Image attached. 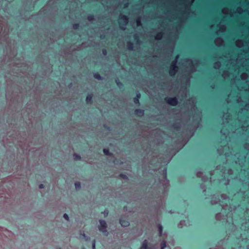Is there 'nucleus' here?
<instances>
[{
	"mask_svg": "<svg viewBox=\"0 0 249 249\" xmlns=\"http://www.w3.org/2000/svg\"><path fill=\"white\" fill-rule=\"evenodd\" d=\"M99 225H98V230L102 232L106 236H107L108 232L107 231V225L105 220L100 219L99 221Z\"/></svg>",
	"mask_w": 249,
	"mask_h": 249,
	"instance_id": "obj_1",
	"label": "nucleus"
},
{
	"mask_svg": "<svg viewBox=\"0 0 249 249\" xmlns=\"http://www.w3.org/2000/svg\"><path fill=\"white\" fill-rule=\"evenodd\" d=\"M128 22V18L126 16L121 15L119 18V25L121 29H125V26Z\"/></svg>",
	"mask_w": 249,
	"mask_h": 249,
	"instance_id": "obj_2",
	"label": "nucleus"
},
{
	"mask_svg": "<svg viewBox=\"0 0 249 249\" xmlns=\"http://www.w3.org/2000/svg\"><path fill=\"white\" fill-rule=\"evenodd\" d=\"M178 56H177L175 60L173 62L169 71V73L171 75H175L176 72L177 71L178 67L176 66Z\"/></svg>",
	"mask_w": 249,
	"mask_h": 249,
	"instance_id": "obj_3",
	"label": "nucleus"
},
{
	"mask_svg": "<svg viewBox=\"0 0 249 249\" xmlns=\"http://www.w3.org/2000/svg\"><path fill=\"white\" fill-rule=\"evenodd\" d=\"M166 102L171 106H175L177 104V99L176 97L167 98L166 99Z\"/></svg>",
	"mask_w": 249,
	"mask_h": 249,
	"instance_id": "obj_4",
	"label": "nucleus"
},
{
	"mask_svg": "<svg viewBox=\"0 0 249 249\" xmlns=\"http://www.w3.org/2000/svg\"><path fill=\"white\" fill-rule=\"evenodd\" d=\"M139 249H151V248L148 245V243L147 240H144L142 242Z\"/></svg>",
	"mask_w": 249,
	"mask_h": 249,
	"instance_id": "obj_5",
	"label": "nucleus"
},
{
	"mask_svg": "<svg viewBox=\"0 0 249 249\" xmlns=\"http://www.w3.org/2000/svg\"><path fill=\"white\" fill-rule=\"evenodd\" d=\"M223 43V40L221 38H217L215 40V44L217 46H220L222 45Z\"/></svg>",
	"mask_w": 249,
	"mask_h": 249,
	"instance_id": "obj_6",
	"label": "nucleus"
},
{
	"mask_svg": "<svg viewBox=\"0 0 249 249\" xmlns=\"http://www.w3.org/2000/svg\"><path fill=\"white\" fill-rule=\"evenodd\" d=\"M120 223L123 227H127L129 225V222L121 218L120 220Z\"/></svg>",
	"mask_w": 249,
	"mask_h": 249,
	"instance_id": "obj_7",
	"label": "nucleus"
},
{
	"mask_svg": "<svg viewBox=\"0 0 249 249\" xmlns=\"http://www.w3.org/2000/svg\"><path fill=\"white\" fill-rule=\"evenodd\" d=\"M80 238H81L83 239H84L86 241L89 240V237L86 235L84 231H81L80 232Z\"/></svg>",
	"mask_w": 249,
	"mask_h": 249,
	"instance_id": "obj_8",
	"label": "nucleus"
},
{
	"mask_svg": "<svg viewBox=\"0 0 249 249\" xmlns=\"http://www.w3.org/2000/svg\"><path fill=\"white\" fill-rule=\"evenodd\" d=\"M187 222L185 220L181 221L179 224L178 225V227L179 228H182L184 226H186L187 225Z\"/></svg>",
	"mask_w": 249,
	"mask_h": 249,
	"instance_id": "obj_9",
	"label": "nucleus"
},
{
	"mask_svg": "<svg viewBox=\"0 0 249 249\" xmlns=\"http://www.w3.org/2000/svg\"><path fill=\"white\" fill-rule=\"evenodd\" d=\"M244 42L241 40H238L236 41V45L238 47H241L243 46Z\"/></svg>",
	"mask_w": 249,
	"mask_h": 249,
	"instance_id": "obj_10",
	"label": "nucleus"
},
{
	"mask_svg": "<svg viewBox=\"0 0 249 249\" xmlns=\"http://www.w3.org/2000/svg\"><path fill=\"white\" fill-rule=\"evenodd\" d=\"M136 114L139 116H142L143 115V111L139 109H136L135 110Z\"/></svg>",
	"mask_w": 249,
	"mask_h": 249,
	"instance_id": "obj_11",
	"label": "nucleus"
},
{
	"mask_svg": "<svg viewBox=\"0 0 249 249\" xmlns=\"http://www.w3.org/2000/svg\"><path fill=\"white\" fill-rule=\"evenodd\" d=\"M167 246L166 242L165 241H163L160 245L161 249H164Z\"/></svg>",
	"mask_w": 249,
	"mask_h": 249,
	"instance_id": "obj_12",
	"label": "nucleus"
},
{
	"mask_svg": "<svg viewBox=\"0 0 249 249\" xmlns=\"http://www.w3.org/2000/svg\"><path fill=\"white\" fill-rule=\"evenodd\" d=\"M74 185H75V189L76 190L79 189L81 187V184L79 182H75Z\"/></svg>",
	"mask_w": 249,
	"mask_h": 249,
	"instance_id": "obj_13",
	"label": "nucleus"
},
{
	"mask_svg": "<svg viewBox=\"0 0 249 249\" xmlns=\"http://www.w3.org/2000/svg\"><path fill=\"white\" fill-rule=\"evenodd\" d=\"M92 99V96L90 95H89L86 98V102L87 103H90Z\"/></svg>",
	"mask_w": 249,
	"mask_h": 249,
	"instance_id": "obj_14",
	"label": "nucleus"
},
{
	"mask_svg": "<svg viewBox=\"0 0 249 249\" xmlns=\"http://www.w3.org/2000/svg\"><path fill=\"white\" fill-rule=\"evenodd\" d=\"M248 77V74L246 73H242L241 75V78L242 80H245Z\"/></svg>",
	"mask_w": 249,
	"mask_h": 249,
	"instance_id": "obj_15",
	"label": "nucleus"
},
{
	"mask_svg": "<svg viewBox=\"0 0 249 249\" xmlns=\"http://www.w3.org/2000/svg\"><path fill=\"white\" fill-rule=\"evenodd\" d=\"M162 36V34L161 33H159V34L157 35V36L155 37V38L156 39H157V40H160V39H161Z\"/></svg>",
	"mask_w": 249,
	"mask_h": 249,
	"instance_id": "obj_16",
	"label": "nucleus"
},
{
	"mask_svg": "<svg viewBox=\"0 0 249 249\" xmlns=\"http://www.w3.org/2000/svg\"><path fill=\"white\" fill-rule=\"evenodd\" d=\"M94 77L97 79H98V80H100V79H101V76L98 73H95L94 74Z\"/></svg>",
	"mask_w": 249,
	"mask_h": 249,
	"instance_id": "obj_17",
	"label": "nucleus"
},
{
	"mask_svg": "<svg viewBox=\"0 0 249 249\" xmlns=\"http://www.w3.org/2000/svg\"><path fill=\"white\" fill-rule=\"evenodd\" d=\"M73 158H74V159L76 160H80L81 159L80 156L77 154H74L73 155Z\"/></svg>",
	"mask_w": 249,
	"mask_h": 249,
	"instance_id": "obj_18",
	"label": "nucleus"
},
{
	"mask_svg": "<svg viewBox=\"0 0 249 249\" xmlns=\"http://www.w3.org/2000/svg\"><path fill=\"white\" fill-rule=\"evenodd\" d=\"M158 229H159V232H160V234H161V233H162V227L161 225H158Z\"/></svg>",
	"mask_w": 249,
	"mask_h": 249,
	"instance_id": "obj_19",
	"label": "nucleus"
},
{
	"mask_svg": "<svg viewBox=\"0 0 249 249\" xmlns=\"http://www.w3.org/2000/svg\"><path fill=\"white\" fill-rule=\"evenodd\" d=\"M214 68H218L220 67V62H216L214 64Z\"/></svg>",
	"mask_w": 249,
	"mask_h": 249,
	"instance_id": "obj_20",
	"label": "nucleus"
},
{
	"mask_svg": "<svg viewBox=\"0 0 249 249\" xmlns=\"http://www.w3.org/2000/svg\"><path fill=\"white\" fill-rule=\"evenodd\" d=\"M63 217L67 221H69V217L68 216V215L66 213H64V215H63Z\"/></svg>",
	"mask_w": 249,
	"mask_h": 249,
	"instance_id": "obj_21",
	"label": "nucleus"
},
{
	"mask_svg": "<svg viewBox=\"0 0 249 249\" xmlns=\"http://www.w3.org/2000/svg\"><path fill=\"white\" fill-rule=\"evenodd\" d=\"M103 151H104V153H105V154H106V155H109V154L108 149H104Z\"/></svg>",
	"mask_w": 249,
	"mask_h": 249,
	"instance_id": "obj_22",
	"label": "nucleus"
},
{
	"mask_svg": "<svg viewBox=\"0 0 249 249\" xmlns=\"http://www.w3.org/2000/svg\"><path fill=\"white\" fill-rule=\"evenodd\" d=\"M225 27L224 26H222L218 32H224L225 30Z\"/></svg>",
	"mask_w": 249,
	"mask_h": 249,
	"instance_id": "obj_23",
	"label": "nucleus"
},
{
	"mask_svg": "<svg viewBox=\"0 0 249 249\" xmlns=\"http://www.w3.org/2000/svg\"><path fill=\"white\" fill-rule=\"evenodd\" d=\"M88 19L89 20L91 21L92 20L94 19V17L93 16H89L88 17Z\"/></svg>",
	"mask_w": 249,
	"mask_h": 249,
	"instance_id": "obj_24",
	"label": "nucleus"
},
{
	"mask_svg": "<svg viewBox=\"0 0 249 249\" xmlns=\"http://www.w3.org/2000/svg\"><path fill=\"white\" fill-rule=\"evenodd\" d=\"M92 249H95V240H93L92 242Z\"/></svg>",
	"mask_w": 249,
	"mask_h": 249,
	"instance_id": "obj_25",
	"label": "nucleus"
},
{
	"mask_svg": "<svg viewBox=\"0 0 249 249\" xmlns=\"http://www.w3.org/2000/svg\"><path fill=\"white\" fill-rule=\"evenodd\" d=\"M227 11H228V9L227 8H224L223 10H222V12L224 13V14H226L227 13Z\"/></svg>",
	"mask_w": 249,
	"mask_h": 249,
	"instance_id": "obj_26",
	"label": "nucleus"
},
{
	"mask_svg": "<svg viewBox=\"0 0 249 249\" xmlns=\"http://www.w3.org/2000/svg\"><path fill=\"white\" fill-rule=\"evenodd\" d=\"M132 46H133L132 43H129V44H128V48H129L130 49H132Z\"/></svg>",
	"mask_w": 249,
	"mask_h": 249,
	"instance_id": "obj_27",
	"label": "nucleus"
},
{
	"mask_svg": "<svg viewBox=\"0 0 249 249\" xmlns=\"http://www.w3.org/2000/svg\"><path fill=\"white\" fill-rule=\"evenodd\" d=\"M134 101L135 103L138 104V103H139V99L136 98L134 99Z\"/></svg>",
	"mask_w": 249,
	"mask_h": 249,
	"instance_id": "obj_28",
	"label": "nucleus"
},
{
	"mask_svg": "<svg viewBox=\"0 0 249 249\" xmlns=\"http://www.w3.org/2000/svg\"><path fill=\"white\" fill-rule=\"evenodd\" d=\"M137 26H140L141 25V21L140 20H138L137 21Z\"/></svg>",
	"mask_w": 249,
	"mask_h": 249,
	"instance_id": "obj_29",
	"label": "nucleus"
},
{
	"mask_svg": "<svg viewBox=\"0 0 249 249\" xmlns=\"http://www.w3.org/2000/svg\"><path fill=\"white\" fill-rule=\"evenodd\" d=\"M39 188L40 189H43V188H44V185L43 184H40L39 185Z\"/></svg>",
	"mask_w": 249,
	"mask_h": 249,
	"instance_id": "obj_30",
	"label": "nucleus"
},
{
	"mask_svg": "<svg viewBox=\"0 0 249 249\" xmlns=\"http://www.w3.org/2000/svg\"><path fill=\"white\" fill-rule=\"evenodd\" d=\"M140 96H141V94L140 93H138L137 94V97L136 98L139 99L140 98Z\"/></svg>",
	"mask_w": 249,
	"mask_h": 249,
	"instance_id": "obj_31",
	"label": "nucleus"
},
{
	"mask_svg": "<svg viewBox=\"0 0 249 249\" xmlns=\"http://www.w3.org/2000/svg\"><path fill=\"white\" fill-rule=\"evenodd\" d=\"M105 215H107L108 214V212L105 211L104 212Z\"/></svg>",
	"mask_w": 249,
	"mask_h": 249,
	"instance_id": "obj_32",
	"label": "nucleus"
},
{
	"mask_svg": "<svg viewBox=\"0 0 249 249\" xmlns=\"http://www.w3.org/2000/svg\"><path fill=\"white\" fill-rule=\"evenodd\" d=\"M117 85H118L119 86H121V83H120V82H117Z\"/></svg>",
	"mask_w": 249,
	"mask_h": 249,
	"instance_id": "obj_33",
	"label": "nucleus"
},
{
	"mask_svg": "<svg viewBox=\"0 0 249 249\" xmlns=\"http://www.w3.org/2000/svg\"><path fill=\"white\" fill-rule=\"evenodd\" d=\"M77 27H78V25H75L73 26L74 28H75V29H76L77 28Z\"/></svg>",
	"mask_w": 249,
	"mask_h": 249,
	"instance_id": "obj_34",
	"label": "nucleus"
},
{
	"mask_svg": "<svg viewBox=\"0 0 249 249\" xmlns=\"http://www.w3.org/2000/svg\"><path fill=\"white\" fill-rule=\"evenodd\" d=\"M189 61L190 62V63H192V61L189 60Z\"/></svg>",
	"mask_w": 249,
	"mask_h": 249,
	"instance_id": "obj_35",
	"label": "nucleus"
}]
</instances>
